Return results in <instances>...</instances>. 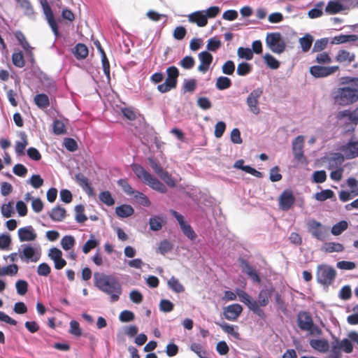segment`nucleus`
<instances>
[{"label": "nucleus", "mask_w": 358, "mask_h": 358, "mask_svg": "<svg viewBox=\"0 0 358 358\" xmlns=\"http://www.w3.org/2000/svg\"><path fill=\"white\" fill-rule=\"evenodd\" d=\"M94 285L108 296L111 303L120 299L122 287L116 277L96 272L94 274Z\"/></svg>", "instance_id": "obj_1"}, {"label": "nucleus", "mask_w": 358, "mask_h": 358, "mask_svg": "<svg viewBox=\"0 0 358 358\" xmlns=\"http://www.w3.org/2000/svg\"><path fill=\"white\" fill-rule=\"evenodd\" d=\"M131 169L139 180L152 189L162 194L167 192L166 187L141 165L134 164L131 165Z\"/></svg>", "instance_id": "obj_2"}, {"label": "nucleus", "mask_w": 358, "mask_h": 358, "mask_svg": "<svg viewBox=\"0 0 358 358\" xmlns=\"http://www.w3.org/2000/svg\"><path fill=\"white\" fill-rule=\"evenodd\" d=\"M333 98L335 103L348 106L358 101V90L350 87H338L333 92Z\"/></svg>", "instance_id": "obj_3"}, {"label": "nucleus", "mask_w": 358, "mask_h": 358, "mask_svg": "<svg viewBox=\"0 0 358 358\" xmlns=\"http://www.w3.org/2000/svg\"><path fill=\"white\" fill-rule=\"evenodd\" d=\"M356 7H358V0H330L325 7V12L329 15H335Z\"/></svg>", "instance_id": "obj_4"}, {"label": "nucleus", "mask_w": 358, "mask_h": 358, "mask_svg": "<svg viewBox=\"0 0 358 358\" xmlns=\"http://www.w3.org/2000/svg\"><path fill=\"white\" fill-rule=\"evenodd\" d=\"M297 324L301 330L308 331L310 336H320L322 334V330L313 323V318L308 312L299 313Z\"/></svg>", "instance_id": "obj_5"}, {"label": "nucleus", "mask_w": 358, "mask_h": 358, "mask_svg": "<svg viewBox=\"0 0 358 358\" xmlns=\"http://www.w3.org/2000/svg\"><path fill=\"white\" fill-rule=\"evenodd\" d=\"M266 46L275 54H282L286 48V43L279 32L268 33L266 36Z\"/></svg>", "instance_id": "obj_6"}, {"label": "nucleus", "mask_w": 358, "mask_h": 358, "mask_svg": "<svg viewBox=\"0 0 358 358\" xmlns=\"http://www.w3.org/2000/svg\"><path fill=\"white\" fill-rule=\"evenodd\" d=\"M336 275V271L329 265L320 264L317 267V281L322 285H330L334 281Z\"/></svg>", "instance_id": "obj_7"}, {"label": "nucleus", "mask_w": 358, "mask_h": 358, "mask_svg": "<svg viewBox=\"0 0 358 358\" xmlns=\"http://www.w3.org/2000/svg\"><path fill=\"white\" fill-rule=\"evenodd\" d=\"M166 74L167 76L165 82L157 86V90L161 93L168 92L177 85L178 78L179 76L178 69L174 66H169L166 69Z\"/></svg>", "instance_id": "obj_8"}, {"label": "nucleus", "mask_w": 358, "mask_h": 358, "mask_svg": "<svg viewBox=\"0 0 358 358\" xmlns=\"http://www.w3.org/2000/svg\"><path fill=\"white\" fill-rule=\"evenodd\" d=\"M19 257L25 263L37 262L41 257L39 249L30 244H22L18 248Z\"/></svg>", "instance_id": "obj_9"}, {"label": "nucleus", "mask_w": 358, "mask_h": 358, "mask_svg": "<svg viewBox=\"0 0 358 358\" xmlns=\"http://www.w3.org/2000/svg\"><path fill=\"white\" fill-rule=\"evenodd\" d=\"M236 294L238 296L240 301L245 304L254 314L262 319H265L266 314L264 311L259 307L257 301L252 299L248 293L240 289L236 290Z\"/></svg>", "instance_id": "obj_10"}, {"label": "nucleus", "mask_w": 358, "mask_h": 358, "mask_svg": "<svg viewBox=\"0 0 358 358\" xmlns=\"http://www.w3.org/2000/svg\"><path fill=\"white\" fill-rule=\"evenodd\" d=\"M263 94V90L260 87L253 90L246 99V103L250 110L255 115H257L260 112L258 106L259 100Z\"/></svg>", "instance_id": "obj_11"}, {"label": "nucleus", "mask_w": 358, "mask_h": 358, "mask_svg": "<svg viewBox=\"0 0 358 358\" xmlns=\"http://www.w3.org/2000/svg\"><path fill=\"white\" fill-rule=\"evenodd\" d=\"M345 159H352L358 157V141L350 139L348 143L339 147Z\"/></svg>", "instance_id": "obj_12"}, {"label": "nucleus", "mask_w": 358, "mask_h": 358, "mask_svg": "<svg viewBox=\"0 0 358 358\" xmlns=\"http://www.w3.org/2000/svg\"><path fill=\"white\" fill-rule=\"evenodd\" d=\"M338 69V66H323L315 65L310 68V73L315 78H324L334 74Z\"/></svg>", "instance_id": "obj_13"}, {"label": "nucleus", "mask_w": 358, "mask_h": 358, "mask_svg": "<svg viewBox=\"0 0 358 358\" xmlns=\"http://www.w3.org/2000/svg\"><path fill=\"white\" fill-rule=\"evenodd\" d=\"M295 202V198L291 190H284L279 196L278 206L283 211L289 210Z\"/></svg>", "instance_id": "obj_14"}, {"label": "nucleus", "mask_w": 358, "mask_h": 358, "mask_svg": "<svg viewBox=\"0 0 358 358\" xmlns=\"http://www.w3.org/2000/svg\"><path fill=\"white\" fill-rule=\"evenodd\" d=\"M308 228L312 236L319 241L326 238V230L322 224L315 220H311L308 223Z\"/></svg>", "instance_id": "obj_15"}, {"label": "nucleus", "mask_w": 358, "mask_h": 358, "mask_svg": "<svg viewBox=\"0 0 358 358\" xmlns=\"http://www.w3.org/2000/svg\"><path fill=\"white\" fill-rule=\"evenodd\" d=\"M17 235L20 242L34 241L37 238V234L31 225L20 228Z\"/></svg>", "instance_id": "obj_16"}, {"label": "nucleus", "mask_w": 358, "mask_h": 358, "mask_svg": "<svg viewBox=\"0 0 358 358\" xmlns=\"http://www.w3.org/2000/svg\"><path fill=\"white\" fill-rule=\"evenodd\" d=\"M243 308L240 304L234 303L224 308V317L230 321L236 320L242 313Z\"/></svg>", "instance_id": "obj_17"}, {"label": "nucleus", "mask_w": 358, "mask_h": 358, "mask_svg": "<svg viewBox=\"0 0 358 358\" xmlns=\"http://www.w3.org/2000/svg\"><path fill=\"white\" fill-rule=\"evenodd\" d=\"M43 8V13L45 15V18L48 21L49 26L50 27L55 37L57 38L59 36V32L58 30V27H57V22L55 20L54 15H53V13L52 11L50 6H43V8Z\"/></svg>", "instance_id": "obj_18"}, {"label": "nucleus", "mask_w": 358, "mask_h": 358, "mask_svg": "<svg viewBox=\"0 0 358 358\" xmlns=\"http://www.w3.org/2000/svg\"><path fill=\"white\" fill-rule=\"evenodd\" d=\"M188 20L190 22L196 23L200 27H205L208 23V19L204 10H198L188 15Z\"/></svg>", "instance_id": "obj_19"}, {"label": "nucleus", "mask_w": 358, "mask_h": 358, "mask_svg": "<svg viewBox=\"0 0 358 358\" xmlns=\"http://www.w3.org/2000/svg\"><path fill=\"white\" fill-rule=\"evenodd\" d=\"M352 342V341H350L349 338H344L341 341L336 340L332 345L333 351L336 352L338 350H342L346 353H350L353 350Z\"/></svg>", "instance_id": "obj_20"}, {"label": "nucleus", "mask_w": 358, "mask_h": 358, "mask_svg": "<svg viewBox=\"0 0 358 358\" xmlns=\"http://www.w3.org/2000/svg\"><path fill=\"white\" fill-rule=\"evenodd\" d=\"M273 292V289L270 287H264L260 290L258 294V301H257L259 308L260 306H266L268 304Z\"/></svg>", "instance_id": "obj_21"}, {"label": "nucleus", "mask_w": 358, "mask_h": 358, "mask_svg": "<svg viewBox=\"0 0 358 358\" xmlns=\"http://www.w3.org/2000/svg\"><path fill=\"white\" fill-rule=\"evenodd\" d=\"M20 8L23 10L24 15L30 19L35 16L34 9L29 0H15Z\"/></svg>", "instance_id": "obj_22"}, {"label": "nucleus", "mask_w": 358, "mask_h": 358, "mask_svg": "<svg viewBox=\"0 0 358 358\" xmlns=\"http://www.w3.org/2000/svg\"><path fill=\"white\" fill-rule=\"evenodd\" d=\"M234 167L237 169H241L248 173H250L254 176H256L257 178H262V173L260 171H257L254 168L250 166H245L244 165V161L243 159H238L237 160L234 164Z\"/></svg>", "instance_id": "obj_23"}, {"label": "nucleus", "mask_w": 358, "mask_h": 358, "mask_svg": "<svg viewBox=\"0 0 358 358\" xmlns=\"http://www.w3.org/2000/svg\"><path fill=\"white\" fill-rule=\"evenodd\" d=\"M312 348L320 352H327L329 349V345L325 339H312L310 341Z\"/></svg>", "instance_id": "obj_24"}, {"label": "nucleus", "mask_w": 358, "mask_h": 358, "mask_svg": "<svg viewBox=\"0 0 358 358\" xmlns=\"http://www.w3.org/2000/svg\"><path fill=\"white\" fill-rule=\"evenodd\" d=\"M134 213L133 207L128 204L120 205L115 208L116 215L121 218H127Z\"/></svg>", "instance_id": "obj_25"}, {"label": "nucleus", "mask_w": 358, "mask_h": 358, "mask_svg": "<svg viewBox=\"0 0 358 358\" xmlns=\"http://www.w3.org/2000/svg\"><path fill=\"white\" fill-rule=\"evenodd\" d=\"M52 220L55 222H61L66 217V210L59 206L53 208L49 213Z\"/></svg>", "instance_id": "obj_26"}, {"label": "nucleus", "mask_w": 358, "mask_h": 358, "mask_svg": "<svg viewBox=\"0 0 358 358\" xmlns=\"http://www.w3.org/2000/svg\"><path fill=\"white\" fill-rule=\"evenodd\" d=\"M345 159L344 155L341 152L332 154L329 158V165L331 168L339 167L342 165Z\"/></svg>", "instance_id": "obj_27"}, {"label": "nucleus", "mask_w": 358, "mask_h": 358, "mask_svg": "<svg viewBox=\"0 0 358 358\" xmlns=\"http://www.w3.org/2000/svg\"><path fill=\"white\" fill-rule=\"evenodd\" d=\"M355 56L354 54H351L347 50H339L336 57V60L338 62H345L351 63L355 60Z\"/></svg>", "instance_id": "obj_28"}, {"label": "nucleus", "mask_w": 358, "mask_h": 358, "mask_svg": "<svg viewBox=\"0 0 358 358\" xmlns=\"http://www.w3.org/2000/svg\"><path fill=\"white\" fill-rule=\"evenodd\" d=\"M73 54L78 59H83L88 55V48L83 43H78L74 48Z\"/></svg>", "instance_id": "obj_29"}, {"label": "nucleus", "mask_w": 358, "mask_h": 358, "mask_svg": "<svg viewBox=\"0 0 358 358\" xmlns=\"http://www.w3.org/2000/svg\"><path fill=\"white\" fill-rule=\"evenodd\" d=\"M323 250L326 252H341L344 250V246L339 243L328 242L325 243L323 245Z\"/></svg>", "instance_id": "obj_30"}, {"label": "nucleus", "mask_w": 358, "mask_h": 358, "mask_svg": "<svg viewBox=\"0 0 358 358\" xmlns=\"http://www.w3.org/2000/svg\"><path fill=\"white\" fill-rule=\"evenodd\" d=\"M35 104L41 109L46 108L50 105L48 96L45 94H38L34 96Z\"/></svg>", "instance_id": "obj_31"}, {"label": "nucleus", "mask_w": 358, "mask_h": 358, "mask_svg": "<svg viewBox=\"0 0 358 358\" xmlns=\"http://www.w3.org/2000/svg\"><path fill=\"white\" fill-rule=\"evenodd\" d=\"M299 44L301 47L302 51L304 52H307L313 43V38L310 34H306L304 36L299 38Z\"/></svg>", "instance_id": "obj_32"}, {"label": "nucleus", "mask_w": 358, "mask_h": 358, "mask_svg": "<svg viewBox=\"0 0 358 358\" xmlns=\"http://www.w3.org/2000/svg\"><path fill=\"white\" fill-rule=\"evenodd\" d=\"M164 222L163 218L159 216L152 217L149 220L150 229L155 231H159L162 229Z\"/></svg>", "instance_id": "obj_33"}, {"label": "nucleus", "mask_w": 358, "mask_h": 358, "mask_svg": "<svg viewBox=\"0 0 358 358\" xmlns=\"http://www.w3.org/2000/svg\"><path fill=\"white\" fill-rule=\"evenodd\" d=\"M348 227V223L345 220H342L333 225L331 234L334 236H338L345 231Z\"/></svg>", "instance_id": "obj_34"}, {"label": "nucleus", "mask_w": 358, "mask_h": 358, "mask_svg": "<svg viewBox=\"0 0 358 358\" xmlns=\"http://www.w3.org/2000/svg\"><path fill=\"white\" fill-rule=\"evenodd\" d=\"M231 85V80L225 76H220L217 78L215 83L216 88L219 90L228 89Z\"/></svg>", "instance_id": "obj_35"}, {"label": "nucleus", "mask_w": 358, "mask_h": 358, "mask_svg": "<svg viewBox=\"0 0 358 358\" xmlns=\"http://www.w3.org/2000/svg\"><path fill=\"white\" fill-rule=\"evenodd\" d=\"M99 199L102 203L108 206H111L115 203V199L113 198L109 191L101 192L99 194Z\"/></svg>", "instance_id": "obj_36"}, {"label": "nucleus", "mask_w": 358, "mask_h": 358, "mask_svg": "<svg viewBox=\"0 0 358 358\" xmlns=\"http://www.w3.org/2000/svg\"><path fill=\"white\" fill-rule=\"evenodd\" d=\"M304 136H298L292 141V152L295 154L303 151Z\"/></svg>", "instance_id": "obj_37"}, {"label": "nucleus", "mask_w": 358, "mask_h": 358, "mask_svg": "<svg viewBox=\"0 0 358 358\" xmlns=\"http://www.w3.org/2000/svg\"><path fill=\"white\" fill-rule=\"evenodd\" d=\"M197 81L194 79H185L182 85V90L184 92L193 93L196 89Z\"/></svg>", "instance_id": "obj_38"}, {"label": "nucleus", "mask_w": 358, "mask_h": 358, "mask_svg": "<svg viewBox=\"0 0 358 358\" xmlns=\"http://www.w3.org/2000/svg\"><path fill=\"white\" fill-rule=\"evenodd\" d=\"M168 285L170 289L176 293H180L184 291L183 285L175 277H171L168 281Z\"/></svg>", "instance_id": "obj_39"}, {"label": "nucleus", "mask_w": 358, "mask_h": 358, "mask_svg": "<svg viewBox=\"0 0 358 358\" xmlns=\"http://www.w3.org/2000/svg\"><path fill=\"white\" fill-rule=\"evenodd\" d=\"M183 234L189 240L194 241L196 238V234L192 227L187 222L180 227Z\"/></svg>", "instance_id": "obj_40"}, {"label": "nucleus", "mask_w": 358, "mask_h": 358, "mask_svg": "<svg viewBox=\"0 0 358 358\" xmlns=\"http://www.w3.org/2000/svg\"><path fill=\"white\" fill-rule=\"evenodd\" d=\"M237 55L240 59H244L245 60H251L253 58L252 50L249 48H238Z\"/></svg>", "instance_id": "obj_41"}, {"label": "nucleus", "mask_w": 358, "mask_h": 358, "mask_svg": "<svg viewBox=\"0 0 358 358\" xmlns=\"http://www.w3.org/2000/svg\"><path fill=\"white\" fill-rule=\"evenodd\" d=\"M264 60L267 66L271 69H277L280 66L279 61L270 54H266L264 56Z\"/></svg>", "instance_id": "obj_42"}, {"label": "nucleus", "mask_w": 358, "mask_h": 358, "mask_svg": "<svg viewBox=\"0 0 358 358\" xmlns=\"http://www.w3.org/2000/svg\"><path fill=\"white\" fill-rule=\"evenodd\" d=\"M12 61L15 66L18 68L23 67L24 66V60L22 51H15L12 55Z\"/></svg>", "instance_id": "obj_43"}, {"label": "nucleus", "mask_w": 358, "mask_h": 358, "mask_svg": "<svg viewBox=\"0 0 358 358\" xmlns=\"http://www.w3.org/2000/svg\"><path fill=\"white\" fill-rule=\"evenodd\" d=\"M334 196V193L331 189L322 190L320 192H317L314 195V198L319 201H324L328 199H331Z\"/></svg>", "instance_id": "obj_44"}, {"label": "nucleus", "mask_w": 358, "mask_h": 358, "mask_svg": "<svg viewBox=\"0 0 358 358\" xmlns=\"http://www.w3.org/2000/svg\"><path fill=\"white\" fill-rule=\"evenodd\" d=\"M323 5H324V2H322V1L318 2L315 5V7L314 8H313L308 11V17L311 19L321 17L323 14V12L322 10Z\"/></svg>", "instance_id": "obj_45"}, {"label": "nucleus", "mask_w": 358, "mask_h": 358, "mask_svg": "<svg viewBox=\"0 0 358 358\" xmlns=\"http://www.w3.org/2000/svg\"><path fill=\"white\" fill-rule=\"evenodd\" d=\"M18 271V266L16 264H10L0 268V275H14Z\"/></svg>", "instance_id": "obj_46"}, {"label": "nucleus", "mask_w": 358, "mask_h": 358, "mask_svg": "<svg viewBox=\"0 0 358 358\" xmlns=\"http://www.w3.org/2000/svg\"><path fill=\"white\" fill-rule=\"evenodd\" d=\"M216 324L219 325L224 332L231 335L236 338H239V334L236 331H235L234 327L233 325L229 324L225 322Z\"/></svg>", "instance_id": "obj_47"}, {"label": "nucleus", "mask_w": 358, "mask_h": 358, "mask_svg": "<svg viewBox=\"0 0 358 358\" xmlns=\"http://www.w3.org/2000/svg\"><path fill=\"white\" fill-rule=\"evenodd\" d=\"M252 71V66L247 62H241L238 65L236 73L240 76H245Z\"/></svg>", "instance_id": "obj_48"}, {"label": "nucleus", "mask_w": 358, "mask_h": 358, "mask_svg": "<svg viewBox=\"0 0 358 358\" xmlns=\"http://www.w3.org/2000/svg\"><path fill=\"white\" fill-rule=\"evenodd\" d=\"M75 244V239L72 236H64L61 240V245L64 250H69Z\"/></svg>", "instance_id": "obj_49"}, {"label": "nucleus", "mask_w": 358, "mask_h": 358, "mask_svg": "<svg viewBox=\"0 0 358 358\" xmlns=\"http://www.w3.org/2000/svg\"><path fill=\"white\" fill-rule=\"evenodd\" d=\"M195 64V60L192 56H185L182 58L180 62L179 65L185 69H191L194 67Z\"/></svg>", "instance_id": "obj_50"}, {"label": "nucleus", "mask_w": 358, "mask_h": 358, "mask_svg": "<svg viewBox=\"0 0 358 358\" xmlns=\"http://www.w3.org/2000/svg\"><path fill=\"white\" fill-rule=\"evenodd\" d=\"M213 55L208 51H203L199 54V59L200 63L210 66L213 62Z\"/></svg>", "instance_id": "obj_51"}, {"label": "nucleus", "mask_w": 358, "mask_h": 358, "mask_svg": "<svg viewBox=\"0 0 358 358\" xmlns=\"http://www.w3.org/2000/svg\"><path fill=\"white\" fill-rule=\"evenodd\" d=\"M158 176L168 186L171 187L176 186L175 180L167 171L163 170Z\"/></svg>", "instance_id": "obj_52"}, {"label": "nucleus", "mask_w": 358, "mask_h": 358, "mask_svg": "<svg viewBox=\"0 0 358 358\" xmlns=\"http://www.w3.org/2000/svg\"><path fill=\"white\" fill-rule=\"evenodd\" d=\"M75 211L76 213L75 219L77 222L83 223L87 220V216L83 213V211H84L83 206L77 205L75 207Z\"/></svg>", "instance_id": "obj_53"}, {"label": "nucleus", "mask_w": 358, "mask_h": 358, "mask_svg": "<svg viewBox=\"0 0 358 358\" xmlns=\"http://www.w3.org/2000/svg\"><path fill=\"white\" fill-rule=\"evenodd\" d=\"M53 132L57 135H61L66 133L64 123L59 120H55L53 122Z\"/></svg>", "instance_id": "obj_54"}, {"label": "nucleus", "mask_w": 358, "mask_h": 358, "mask_svg": "<svg viewBox=\"0 0 358 358\" xmlns=\"http://www.w3.org/2000/svg\"><path fill=\"white\" fill-rule=\"evenodd\" d=\"M99 244V242L94 239V236H91V238L89 239L83 247V252L85 254H87L91 250L95 248Z\"/></svg>", "instance_id": "obj_55"}, {"label": "nucleus", "mask_w": 358, "mask_h": 358, "mask_svg": "<svg viewBox=\"0 0 358 358\" xmlns=\"http://www.w3.org/2000/svg\"><path fill=\"white\" fill-rule=\"evenodd\" d=\"M222 71L224 74L231 76L235 71V64L231 60L227 61L222 66Z\"/></svg>", "instance_id": "obj_56"}, {"label": "nucleus", "mask_w": 358, "mask_h": 358, "mask_svg": "<svg viewBox=\"0 0 358 358\" xmlns=\"http://www.w3.org/2000/svg\"><path fill=\"white\" fill-rule=\"evenodd\" d=\"M118 185L122 187V190L127 194V195H134L136 194V192L137 191H134L131 186L127 182V180L120 179L118 181Z\"/></svg>", "instance_id": "obj_57"}, {"label": "nucleus", "mask_w": 358, "mask_h": 358, "mask_svg": "<svg viewBox=\"0 0 358 358\" xmlns=\"http://www.w3.org/2000/svg\"><path fill=\"white\" fill-rule=\"evenodd\" d=\"M190 349L197 355L199 358H206V351L203 350L202 346L199 343H193L190 345Z\"/></svg>", "instance_id": "obj_58"}, {"label": "nucleus", "mask_w": 358, "mask_h": 358, "mask_svg": "<svg viewBox=\"0 0 358 358\" xmlns=\"http://www.w3.org/2000/svg\"><path fill=\"white\" fill-rule=\"evenodd\" d=\"M327 43L328 39L326 38L317 40L314 43L313 52H317L323 50L327 47Z\"/></svg>", "instance_id": "obj_59"}, {"label": "nucleus", "mask_w": 358, "mask_h": 358, "mask_svg": "<svg viewBox=\"0 0 358 358\" xmlns=\"http://www.w3.org/2000/svg\"><path fill=\"white\" fill-rule=\"evenodd\" d=\"M16 290L18 294L24 295L27 292L28 283L23 280H18L15 283Z\"/></svg>", "instance_id": "obj_60"}, {"label": "nucleus", "mask_w": 358, "mask_h": 358, "mask_svg": "<svg viewBox=\"0 0 358 358\" xmlns=\"http://www.w3.org/2000/svg\"><path fill=\"white\" fill-rule=\"evenodd\" d=\"M172 248V243L167 240H164L160 242L158 250L162 255H165L169 251H171Z\"/></svg>", "instance_id": "obj_61"}, {"label": "nucleus", "mask_w": 358, "mask_h": 358, "mask_svg": "<svg viewBox=\"0 0 358 358\" xmlns=\"http://www.w3.org/2000/svg\"><path fill=\"white\" fill-rule=\"evenodd\" d=\"M336 267L341 270H353L356 268V264L353 262L340 261L336 263Z\"/></svg>", "instance_id": "obj_62"}, {"label": "nucleus", "mask_w": 358, "mask_h": 358, "mask_svg": "<svg viewBox=\"0 0 358 358\" xmlns=\"http://www.w3.org/2000/svg\"><path fill=\"white\" fill-rule=\"evenodd\" d=\"M29 182L34 188L38 189L43 185V179L40 175L34 174L30 178Z\"/></svg>", "instance_id": "obj_63"}, {"label": "nucleus", "mask_w": 358, "mask_h": 358, "mask_svg": "<svg viewBox=\"0 0 358 358\" xmlns=\"http://www.w3.org/2000/svg\"><path fill=\"white\" fill-rule=\"evenodd\" d=\"M347 185L350 187L351 193L355 196L358 195V180L354 178H349L347 180Z\"/></svg>", "instance_id": "obj_64"}]
</instances>
